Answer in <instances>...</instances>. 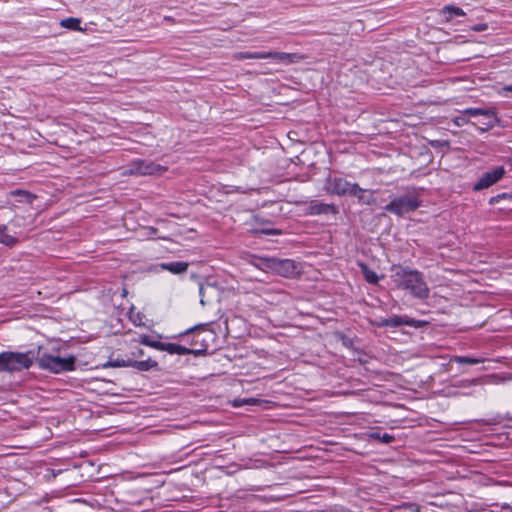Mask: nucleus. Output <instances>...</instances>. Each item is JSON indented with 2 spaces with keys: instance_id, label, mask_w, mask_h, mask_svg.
Here are the masks:
<instances>
[{
  "instance_id": "f257e3e1",
  "label": "nucleus",
  "mask_w": 512,
  "mask_h": 512,
  "mask_svg": "<svg viewBox=\"0 0 512 512\" xmlns=\"http://www.w3.org/2000/svg\"><path fill=\"white\" fill-rule=\"evenodd\" d=\"M391 277L397 287L409 291L414 297L419 299L429 297V287L418 270L398 266L394 269Z\"/></svg>"
},
{
  "instance_id": "f03ea898",
  "label": "nucleus",
  "mask_w": 512,
  "mask_h": 512,
  "mask_svg": "<svg viewBox=\"0 0 512 512\" xmlns=\"http://www.w3.org/2000/svg\"><path fill=\"white\" fill-rule=\"evenodd\" d=\"M33 353L31 351L12 352L5 351L0 353V373L2 372H19L29 369L33 363Z\"/></svg>"
},
{
  "instance_id": "7ed1b4c3",
  "label": "nucleus",
  "mask_w": 512,
  "mask_h": 512,
  "mask_svg": "<svg viewBox=\"0 0 512 512\" xmlns=\"http://www.w3.org/2000/svg\"><path fill=\"white\" fill-rule=\"evenodd\" d=\"M75 358L73 356L61 358L43 353L38 359L37 363L41 369L48 370L53 373H60L64 371H71L74 369Z\"/></svg>"
},
{
  "instance_id": "20e7f679",
  "label": "nucleus",
  "mask_w": 512,
  "mask_h": 512,
  "mask_svg": "<svg viewBox=\"0 0 512 512\" xmlns=\"http://www.w3.org/2000/svg\"><path fill=\"white\" fill-rule=\"evenodd\" d=\"M167 167L161 166L149 160L137 159L130 163L127 169L123 170L122 176H146L162 175Z\"/></svg>"
},
{
  "instance_id": "39448f33",
  "label": "nucleus",
  "mask_w": 512,
  "mask_h": 512,
  "mask_svg": "<svg viewBox=\"0 0 512 512\" xmlns=\"http://www.w3.org/2000/svg\"><path fill=\"white\" fill-rule=\"evenodd\" d=\"M418 207L419 202L415 198L404 196L390 201V203L384 207V210L397 216H402L416 210Z\"/></svg>"
},
{
  "instance_id": "423d86ee",
  "label": "nucleus",
  "mask_w": 512,
  "mask_h": 512,
  "mask_svg": "<svg viewBox=\"0 0 512 512\" xmlns=\"http://www.w3.org/2000/svg\"><path fill=\"white\" fill-rule=\"evenodd\" d=\"M357 183H351L342 177L328 178L326 190L329 194L337 196H352Z\"/></svg>"
},
{
  "instance_id": "0eeeda50",
  "label": "nucleus",
  "mask_w": 512,
  "mask_h": 512,
  "mask_svg": "<svg viewBox=\"0 0 512 512\" xmlns=\"http://www.w3.org/2000/svg\"><path fill=\"white\" fill-rule=\"evenodd\" d=\"M505 175L503 166L496 167L492 171L484 173L479 180L474 184V191H481L487 189L497 183Z\"/></svg>"
},
{
  "instance_id": "6e6552de",
  "label": "nucleus",
  "mask_w": 512,
  "mask_h": 512,
  "mask_svg": "<svg viewBox=\"0 0 512 512\" xmlns=\"http://www.w3.org/2000/svg\"><path fill=\"white\" fill-rule=\"evenodd\" d=\"M463 114H467L468 116H484L488 119V122L485 123V128H480L482 132L487 131L494 127V124L498 122L497 112L495 108H467L463 110Z\"/></svg>"
},
{
  "instance_id": "1a4fd4ad",
  "label": "nucleus",
  "mask_w": 512,
  "mask_h": 512,
  "mask_svg": "<svg viewBox=\"0 0 512 512\" xmlns=\"http://www.w3.org/2000/svg\"><path fill=\"white\" fill-rule=\"evenodd\" d=\"M306 57L300 53H286V52H264V59H274L277 62L283 63L285 65H290L294 63H299L303 61Z\"/></svg>"
},
{
  "instance_id": "9d476101",
  "label": "nucleus",
  "mask_w": 512,
  "mask_h": 512,
  "mask_svg": "<svg viewBox=\"0 0 512 512\" xmlns=\"http://www.w3.org/2000/svg\"><path fill=\"white\" fill-rule=\"evenodd\" d=\"M376 193L377 190L364 189L356 184V188L354 189L352 196L356 197L358 203L361 205L374 206L378 203Z\"/></svg>"
},
{
  "instance_id": "9b49d317",
  "label": "nucleus",
  "mask_w": 512,
  "mask_h": 512,
  "mask_svg": "<svg viewBox=\"0 0 512 512\" xmlns=\"http://www.w3.org/2000/svg\"><path fill=\"white\" fill-rule=\"evenodd\" d=\"M378 327H399L403 325L417 327V321L407 317L393 316L388 319H382L376 323Z\"/></svg>"
},
{
  "instance_id": "f8f14e48",
  "label": "nucleus",
  "mask_w": 512,
  "mask_h": 512,
  "mask_svg": "<svg viewBox=\"0 0 512 512\" xmlns=\"http://www.w3.org/2000/svg\"><path fill=\"white\" fill-rule=\"evenodd\" d=\"M337 214L338 207L334 204H326L317 200H313L310 202L308 207V214L310 215H320V214Z\"/></svg>"
},
{
  "instance_id": "ddd939ff",
  "label": "nucleus",
  "mask_w": 512,
  "mask_h": 512,
  "mask_svg": "<svg viewBox=\"0 0 512 512\" xmlns=\"http://www.w3.org/2000/svg\"><path fill=\"white\" fill-rule=\"evenodd\" d=\"M276 270L284 277H290L296 272V265L293 260L283 259L276 264Z\"/></svg>"
},
{
  "instance_id": "4468645a",
  "label": "nucleus",
  "mask_w": 512,
  "mask_h": 512,
  "mask_svg": "<svg viewBox=\"0 0 512 512\" xmlns=\"http://www.w3.org/2000/svg\"><path fill=\"white\" fill-rule=\"evenodd\" d=\"M189 267V263L185 261H176V262H170V263H161L160 268L163 270H167L171 272L172 274H184Z\"/></svg>"
},
{
  "instance_id": "2eb2a0df",
  "label": "nucleus",
  "mask_w": 512,
  "mask_h": 512,
  "mask_svg": "<svg viewBox=\"0 0 512 512\" xmlns=\"http://www.w3.org/2000/svg\"><path fill=\"white\" fill-rule=\"evenodd\" d=\"M161 351H167L170 354L178 355H188L193 353V350L174 343H162Z\"/></svg>"
},
{
  "instance_id": "dca6fc26",
  "label": "nucleus",
  "mask_w": 512,
  "mask_h": 512,
  "mask_svg": "<svg viewBox=\"0 0 512 512\" xmlns=\"http://www.w3.org/2000/svg\"><path fill=\"white\" fill-rule=\"evenodd\" d=\"M157 366H158V363L156 361L152 360L151 358H148L143 361H136V360L131 359L130 367L136 368L137 370H140V371H149L152 368H155Z\"/></svg>"
},
{
  "instance_id": "f3484780",
  "label": "nucleus",
  "mask_w": 512,
  "mask_h": 512,
  "mask_svg": "<svg viewBox=\"0 0 512 512\" xmlns=\"http://www.w3.org/2000/svg\"><path fill=\"white\" fill-rule=\"evenodd\" d=\"M18 242L17 238L7 233V227H0V243L12 247Z\"/></svg>"
},
{
  "instance_id": "a211bd4d",
  "label": "nucleus",
  "mask_w": 512,
  "mask_h": 512,
  "mask_svg": "<svg viewBox=\"0 0 512 512\" xmlns=\"http://www.w3.org/2000/svg\"><path fill=\"white\" fill-rule=\"evenodd\" d=\"M234 60H245V59H264V52H236L233 54Z\"/></svg>"
},
{
  "instance_id": "6ab92c4d",
  "label": "nucleus",
  "mask_w": 512,
  "mask_h": 512,
  "mask_svg": "<svg viewBox=\"0 0 512 512\" xmlns=\"http://www.w3.org/2000/svg\"><path fill=\"white\" fill-rule=\"evenodd\" d=\"M80 19L69 17L66 19L61 20L60 25L64 28L75 30V31H82V28L80 27Z\"/></svg>"
},
{
  "instance_id": "aec40b11",
  "label": "nucleus",
  "mask_w": 512,
  "mask_h": 512,
  "mask_svg": "<svg viewBox=\"0 0 512 512\" xmlns=\"http://www.w3.org/2000/svg\"><path fill=\"white\" fill-rule=\"evenodd\" d=\"M360 268L367 282L371 284L378 283L379 278L377 274L373 270H371L366 264L361 263Z\"/></svg>"
},
{
  "instance_id": "412c9836",
  "label": "nucleus",
  "mask_w": 512,
  "mask_h": 512,
  "mask_svg": "<svg viewBox=\"0 0 512 512\" xmlns=\"http://www.w3.org/2000/svg\"><path fill=\"white\" fill-rule=\"evenodd\" d=\"M131 366V359H112L110 358L104 365V368H117V367H130Z\"/></svg>"
},
{
  "instance_id": "4be33fe9",
  "label": "nucleus",
  "mask_w": 512,
  "mask_h": 512,
  "mask_svg": "<svg viewBox=\"0 0 512 512\" xmlns=\"http://www.w3.org/2000/svg\"><path fill=\"white\" fill-rule=\"evenodd\" d=\"M138 342L143 344V345H146V346L158 349V350H161L162 343H163V342H160V341L151 340L148 335L140 336Z\"/></svg>"
},
{
  "instance_id": "5701e85b",
  "label": "nucleus",
  "mask_w": 512,
  "mask_h": 512,
  "mask_svg": "<svg viewBox=\"0 0 512 512\" xmlns=\"http://www.w3.org/2000/svg\"><path fill=\"white\" fill-rule=\"evenodd\" d=\"M452 361L459 363V364H479V363L483 362L482 359L465 357V356H454L452 358Z\"/></svg>"
},
{
  "instance_id": "b1692460",
  "label": "nucleus",
  "mask_w": 512,
  "mask_h": 512,
  "mask_svg": "<svg viewBox=\"0 0 512 512\" xmlns=\"http://www.w3.org/2000/svg\"><path fill=\"white\" fill-rule=\"evenodd\" d=\"M11 194L14 196H23L28 203H32L34 201V199L36 198L35 195L31 194L30 192H28L26 190H21V189L14 190L11 192Z\"/></svg>"
},
{
  "instance_id": "393cba45",
  "label": "nucleus",
  "mask_w": 512,
  "mask_h": 512,
  "mask_svg": "<svg viewBox=\"0 0 512 512\" xmlns=\"http://www.w3.org/2000/svg\"><path fill=\"white\" fill-rule=\"evenodd\" d=\"M129 319L133 322L134 325L136 326H141L143 325V321H142V316L140 315V313H136L135 312V309L134 307H131L130 311H129Z\"/></svg>"
},
{
  "instance_id": "a878e982",
  "label": "nucleus",
  "mask_w": 512,
  "mask_h": 512,
  "mask_svg": "<svg viewBox=\"0 0 512 512\" xmlns=\"http://www.w3.org/2000/svg\"><path fill=\"white\" fill-rule=\"evenodd\" d=\"M261 400L257 398H246L241 400H235L234 405L235 406H242V405H255L260 403Z\"/></svg>"
},
{
  "instance_id": "bb28decb",
  "label": "nucleus",
  "mask_w": 512,
  "mask_h": 512,
  "mask_svg": "<svg viewBox=\"0 0 512 512\" xmlns=\"http://www.w3.org/2000/svg\"><path fill=\"white\" fill-rule=\"evenodd\" d=\"M443 12L454 14L456 16H464L465 15V12L461 8L455 7V6H445L443 8Z\"/></svg>"
},
{
  "instance_id": "cd10ccee",
  "label": "nucleus",
  "mask_w": 512,
  "mask_h": 512,
  "mask_svg": "<svg viewBox=\"0 0 512 512\" xmlns=\"http://www.w3.org/2000/svg\"><path fill=\"white\" fill-rule=\"evenodd\" d=\"M481 383V379H466L462 380L459 384V387L467 388L471 386H475Z\"/></svg>"
},
{
  "instance_id": "c85d7f7f",
  "label": "nucleus",
  "mask_w": 512,
  "mask_h": 512,
  "mask_svg": "<svg viewBox=\"0 0 512 512\" xmlns=\"http://www.w3.org/2000/svg\"><path fill=\"white\" fill-rule=\"evenodd\" d=\"M372 436L374 438L380 439L384 443H390L394 440V437L387 433H384L383 435H380L379 433H375Z\"/></svg>"
},
{
  "instance_id": "c756f323",
  "label": "nucleus",
  "mask_w": 512,
  "mask_h": 512,
  "mask_svg": "<svg viewBox=\"0 0 512 512\" xmlns=\"http://www.w3.org/2000/svg\"><path fill=\"white\" fill-rule=\"evenodd\" d=\"M467 114H461L460 116H457L453 119V122L457 125V126H462V125H465L469 122V120L467 119Z\"/></svg>"
},
{
  "instance_id": "7c9ffc66",
  "label": "nucleus",
  "mask_w": 512,
  "mask_h": 512,
  "mask_svg": "<svg viewBox=\"0 0 512 512\" xmlns=\"http://www.w3.org/2000/svg\"><path fill=\"white\" fill-rule=\"evenodd\" d=\"M255 234H267V235H279L281 231L278 229H262V230H254Z\"/></svg>"
},
{
  "instance_id": "2f4dec72",
  "label": "nucleus",
  "mask_w": 512,
  "mask_h": 512,
  "mask_svg": "<svg viewBox=\"0 0 512 512\" xmlns=\"http://www.w3.org/2000/svg\"><path fill=\"white\" fill-rule=\"evenodd\" d=\"M407 506L411 509L412 512H420V506L417 504H407Z\"/></svg>"
},
{
  "instance_id": "473e14b6",
  "label": "nucleus",
  "mask_w": 512,
  "mask_h": 512,
  "mask_svg": "<svg viewBox=\"0 0 512 512\" xmlns=\"http://www.w3.org/2000/svg\"><path fill=\"white\" fill-rule=\"evenodd\" d=\"M486 28H487V25H486V24H479L478 26H476V27L474 28V30H476V31H483V30H485Z\"/></svg>"
},
{
  "instance_id": "72a5a7b5",
  "label": "nucleus",
  "mask_w": 512,
  "mask_h": 512,
  "mask_svg": "<svg viewBox=\"0 0 512 512\" xmlns=\"http://www.w3.org/2000/svg\"><path fill=\"white\" fill-rule=\"evenodd\" d=\"M143 355H144L143 349H138L137 352L133 353V356H143Z\"/></svg>"
},
{
  "instance_id": "f704fd0d",
  "label": "nucleus",
  "mask_w": 512,
  "mask_h": 512,
  "mask_svg": "<svg viewBox=\"0 0 512 512\" xmlns=\"http://www.w3.org/2000/svg\"><path fill=\"white\" fill-rule=\"evenodd\" d=\"M503 90L512 92V85H507L503 87Z\"/></svg>"
}]
</instances>
